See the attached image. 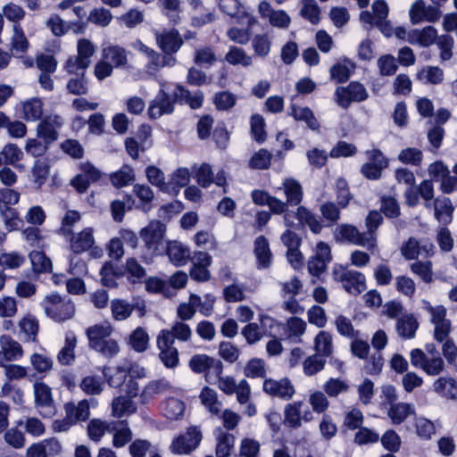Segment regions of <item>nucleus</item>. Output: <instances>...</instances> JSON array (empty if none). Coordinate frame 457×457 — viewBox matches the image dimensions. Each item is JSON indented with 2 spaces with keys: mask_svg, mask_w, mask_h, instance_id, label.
<instances>
[{
  "mask_svg": "<svg viewBox=\"0 0 457 457\" xmlns=\"http://www.w3.org/2000/svg\"><path fill=\"white\" fill-rule=\"evenodd\" d=\"M114 331L109 322L95 324L86 329L88 345L91 349L107 359L114 358L120 352L118 341L111 336Z\"/></svg>",
  "mask_w": 457,
  "mask_h": 457,
  "instance_id": "f257e3e1",
  "label": "nucleus"
},
{
  "mask_svg": "<svg viewBox=\"0 0 457 457\" xmlns=\"http://www.w3.org/2000/svg\"><path fill=\"white\" fill-rule=\"evenodd\" d=\"M165 231V225L159 220L150 221L146 227L140 230V237L144 242V246L139 256L143 262L150 263L154 257L161 253Z\"/></svg>",
  "mask_w": 457,
  "mask_h": 457,
  "instance_id": "f03ea898",
  "label": "nucleus"
},
{
  "mask_svg": "<svg viewBox=\"0 0 457 457\" xmlns=\"http://www.w3.org/2000/svg\"><path fill=\"white\" fill-rule=\"evenodd\" d=\"M41 304L46 315L56 322L71 320L75 315L74 303L58 294L46 295Z\"/></svg>",
  "mask_w": 457,
  "mask_h": 457,
  "instance_id": "7ed1b4c3",
  "label": "nucleus"
},
{
  "mask_svg": "<svg viewBox=\"0 0 457 457\" xmlns=\"http://www.w3.org/2000/svg\"><path fill=\"white\" fill-rule=\"evenodd\" d=\"M335 280L341 282L343 287L350 294L358 295L366 289L365 276L357 270H349L343 265H336L333 270Z\"/></svg>",
  "mask_w": 457,
  "mask_h": 457,
  "instance_id": "20e7f679",
  "label": "nucleus"
},
{
  "mask_svg": "<svg viewBox=\"0 0 457 457\" xmlns=\"http://www.w3.org/2000/svg\"><path fill=\"white\" fill-rule=\"evenodd\" d=\"M334 96L337 104L347 109L353 102L359 103L368 99L369 93L361 83L352 81L345 87H337Z\"/></svg>",
  "mask_w": 457,
  "mask_h": 457,
  "instance_id": "39448f33",
  "label": "nucleus"
},
{
  "mask_svg": "<svg viewBox=\"0 0 457 457\" xmlns=\"http://www.w3.org/2000/svg\"><path fill=\"white\" fill-rule=\"evenodd\" d=\"M160 91L151 102L148 113L152 119H158L164 114H170L174 111V95H169V86L164 80H159Z\"/></svg>",
  "mask_w": 457,
  "mask_h": 457,
  "instance_id": "423d86ee",
  "label": "nucleus"
},
{
  "mask_svg": "<svg viewBox=\"0 0 457 457\" xmlns=\"http://www.w3.org/2000/svg\"><path fill=\"white\" fill-rule=\"evenodd\" d=\"M411 363L429 376L439 375L444 370V361L439 354L428 356L421 349L416 348L410 353Z\"/></svg>",
  "mask_w": 457,
  "mask_h": 457,
  "instance_id": "0eeeda50",
  "label": "nucleus"
},
{
  "mask_svg": "<svg viewBox=\"0 0 457 457\" xmlns=\"http://www.w3.org/2000/svg\"><path fill=\"white\" fill-rule=\"evenodd\" d=\"M336 237L353 245L366 247L369 250L375 249L377 245L376 237L367 236L349 224H343L338 227L336 230Z\"/></svg>",
  "mask_w": 457,
  "mask_h": 457,
  "instance_id": "6e6552de",
  "label": "nucleus"
},
{
  "mask_svg": "<svg viewBox=\"0 0 457 457\" xmlns=\"http://www.w3.org/2000/svg\"><path fill=\"white\" fill-rule=\"evenodd\" d=\"M202 440L201 431L196 427H190L170 444V449L175 454H188L194 451Z\"/></svg>",
  "mask_w": 457,
  "mask_h": 457,
  "instance_id": "1a4fd4ad",
  "label": "nucleus"
},
{
  "mask_svg": "<svg viewBox=\"0 0 457 457\" xmlns=\"http://www.w3.org/2000/svg\"><path fill=\"white\" fill-rule=\"evenodd\" d=\"M159 358L167 368H175L179 364V352L174 340L167 330H162L157 337Z\"/></svg>",
  "mask_w": 457,
  "mask_h": 457,
  "instance_id": "9d476101",
  "label": "nucleus"
},
{
  "mask_svg": "<svg viewBox=\"0 0 457 457\" xmlns=\"http://www.w3.org/2000/svg\"><path fill=\"white\" fill-rule=\"evenodd\" d=\"M258 12L262 19L268 21L274 28L287 29L291 24V17L286 11L276 10L266 1L260 2Z\"/></svg>",
  "mask_w": 457,
  "mask_h": 457,
  "instance_id": "9b49d317",
  "label": "nucleus"
},
{
  "mask_svg": "<svg viewBox=\"0 0 457 457\" xmlns=\"http://www.w3.org/2000/svg\"><path fill=\"white\" fill-rule=\"evenodd\" d=\"M35 404L44 417H52L54 414V404L52 389L46 383L36 381L33 385Z\"/></svg>",
  "mask_w": 457,
  "mask_h": 457,
  "instance_id": "f8f14e48",
  "label": "nucleus"
},
{
  "mask_svg": "<svg viewBox=\"0 0 457 457\" xmlns=\"http://www.w3.org/2000/svg\"><path fill=\"white\" fill-rule=\"evenodd\" d=\"M428 171L435 181L440 182L441 190L445 194H451L457 190V174L450 175L448 169L442 162L432 163Z\"/></svg>",
  "mask_w": 457,
  "mask_h": 457,
  "instance_id": "ddd939ff",
  "label": "nucleus"
},
{
  "mask_svg": "<svg viewBox=\"0 0 457 457\" xmlns=\"http://www.w3.org/2000/svg\"><path fill=\"white\" fill-rule=\"evenodd\" d=\"M81 173L71 180V185L79 192L87 190L90 183L97 181L101 178V171L89 162L80 164Z\"/></svg>",
  "mask_w": 457,
  "mask_h": 457,
  "instance_id": "4468645a",
  "label": "nucleus"
},
{
  "mask_svg": "<svg viewBox=\"0 0 457 457\" xmlns=\"http://www.w3.org/2000/svg\"><path fill=\"white\" fill-rule=\"evenodd\" d=\"M330 247L324 242H319L315 248V253L308 262V270L312 276L318 277L327 269L330 262Z\"/></svg>",
  "mask_w": 457,
  "mask_h": 457,
  "instance_id": "2eb2a0df",
  "label": "nucleus"
},
{
  "mask_svg": "<svg viewBox=\"0 0 457 457\" xmlns=\"http://www.w3.org/2000/svg\"><path fill=\"white\" fill-rule=\"evenodd\" d=\"M62 123V119L59 115H47L38 123L37 134L46 144H50L58 138V129Z\"/></svg>",
  "mask_w": 457,
  "mask_h": 457,
  "instance_id": "dca6fc26",
  "label": "nucleus"
},
{
  "mask_svg": "<svg viewBox=\"0 0 457 457\" xmlns=\"http://www.w3.org/2000/svg\"><path fill=\"white\" fill-rule=\"evenodd\" d=\"M263 391L274 397L288 400L295 395V387L291 381L283 378L280 379H265L262 385Z\"/></svg>",
  "mask_w": 457,
  "mask_h": 457,
  "instance_id": "f3484780",
  "label": "nucleus"
},
{
  "mask_svg": "<svg viewBox=\"0 0 457 457\" xmlns=\"http://www.w3.org/2000/svg\"><path fill=\"white\" fill-rule=\"evenodd\" d=\"M23 356L21 345L8 335L0 337V366L6 361H18Z\"/></svg>",
  "mask_w": 457,
  "mask_h": 457,
  "instance_id": "a211bd4d",
  "label": "nucleus"
},
{
  "mask_svg": "<svg viewBox=\"0 0 457 457\" xmlns=\"http://www.w3.org/2000/svg\"><path fill=\"white\" fill-rule=\"evenodd\" d=\"M438 37L437 30L433 26H426L421 29H414L408 31L407 42L421 47L434 45Z\"/></svg>",
  "mask_w": 457,
  "mask_h": 457,
  "instance_id": "6ab92c4d",
  "label": "nucleus"
},
{
  "mask_svg": "<svg viewBox=\"0 0 457 457\" xmlns=\"http://www.w3.org/2000/svg\"><path fill=\"white\" fill-rule=\"evenodd\" d=\"M159 47L165 54L177 53L183 45V40L176 29L163 30L155 34Z\"/></svg>",
  "mask_w": 457,
  "mask_h": 457,
  "instance_id": "aec40b11",
  "label": "nucleus"
},
{
  "mask_svg": "<svg viewBox=\"0 0 457 457\" xmlns=\"http://www.w3.org/2000/svg\"><path fill=\"white\" fill-rule=\"evenodd\" d=\"M166 254L170 262L175 266H184L190 260L191 252L189 247L182 242L174 240L169 241L166 245Z\"/></svg>",
  "mask_w": 457,
  "mask_h": 457,
  "instance_id": "412c9836",
  "label": "nucleus"
},
{
  "mask_svg": "<svg viewBox=\"0 0 457 457\" xmlns=\"http://www.w3.org/2000/svg\"><path fill=\"white\" fill-rule=\"evenodd\" d=\"M62 446L58 440L50 438L31 445L26 453L27 457H48L61 452Z\"/></svg>",
  "mask_w": 457,
  "mask_h": 457,
  "instance_id": "4be33fe9",
  "label": "nucleus"
},
{
  "mask_svg": "<svg viewBox=\"0 0 457 457\" xmlns=\"http://www.w3.org/2000/svg\"><path fill=\"white\" fill-rule=\"evenodd\" d=\"M95 245L94 231L86 228L80 232L74 233L70 238V247L74 253H81L91 249Z\"/></svg>",
  "mask_w": 457,
  "mask_h": 457,
  "instance_id": "5701e85b",
  "label": "nucleus"
},
{
  "mask_svg": "<svg viewBox=\"0 0 457 457\" xmlns=\"http://www.w3.org/2000/svg\"><path fill=\"white\" fill-rule=\"evenodd\" d=\"M373 13L364 11L360 14V20L370 28L374 27L378 20H385L388 16L389 8L385 0H375L371 6Z\"/></svg>",
  "mask_w": 457,
  "mask_h": 457,
  "instance_id": "b1692460",
  "label": "nucleus"
},
{
  "mask_svg": "<svg viewBox=\"0 0 457 457\" xmlns=\"http://www.w3.org/2000/svg\"><path fill=\"white\" fill-rule=\"evenodd\" d=\"M254 256L259 269H267L271 265L272 253L270 245L264 236H259L254 241Z\"/></svg>",
  "mask_w": 457,
  "mask_h": 457,
  "instance_id": "393cba45",
  "label": "nucleus"
},
{
  "mask_svg": "<svg viewBox=\"0 0 457 457\" xmlns=\"http://www.w3.org/2000/svg\"><path fill=\"white\" fill-rule=\"evenodd\" d=\"M189 367L195 373L213 369L217 374L222 371V363L206 354H195L189 361Z\"/></svg>",
  "mask_w": 457,
  "mask_h": 457,
  "instance_id": "a878e982",
  "label": "nucleus"
},
{
  "mask_svg": "<svg viewBox=\"0 0 457 457\" xmlns=\"http://www.w3.org/2000/svg\"><path fill=\"white\" fill-rule=\"evenodd\" d=\"M103 58L107 61L112 67L121 68L128 63L127 51L117 45H108L103 48Z\"/></svg>",
  "mask_w": 457,
  "mask_h": 457,
  "instance_id": "bb28decb",
  "label": "nucleus"
},
{
  "mask_svg": "<svg viewBox=\"0 0 457 457\" xmlns=\"http://www.w3.org/2000/svg\"><path fill=\"white\" fill-rule=\"evenodd\" d=\"M220 10L226 14L231 17L243 18L245 17L247 19V22L249 25H252L256 22V19L248 14L244 6L241 4L239 0H216Z\"/></svg>",
  "mask_w": 457,
  "mask_h": 457,
  "instance_id": "cd10ccee",
  "label": "nucleus"
},
{
  "mask_svg": "<svg viewBox=\"0 0 457 457\" xmlns=\"http://www.w3.org/2000/svg\"><path fill=\"white\" fill-rule=\"evenodd\" d=\"M77 337L72 331L65 335L64 345L57 354V361L62 365H71L75 361V348L77 346Z\"/></svg>",
  "mask_w": 457,
  "mask_h": 457,
  "instance_id": "c85d7f7f",
  "label": "nucleus"
},
{
  "mask_svg": "<svg viewBox=\"0 0 457 457\" xmlns=\"http://www.w3.org/2000/svg\"><path fill=\"white\" fill-rule=\"evenodd\" d=\"M21 118L26 121H37L43 116V102L38 97H31L21 103Z\"/></svg>",
  "mask_w": 457,
  "mask_h": 457,
  "instance_id": "c756f323",
  "label": "nucleus"
},
{
  "mask_svg": "<svg viewBox=\"0 0 457 457\" xmlns=\"http://www.w3.org/2000/svg\"><path fill=\"white\" fill-rule=\"evenodd\" d=\"M453 206L448 197H437L434 201V215L439 223L447 225L452 221Z\"/></svg>",
  "mask_w": 457,
  "mask_h": 457,
  "instance_id": "7c9ffc66",
  "label": "nucleus"
},
{
  "mask_svg": "<svg viewBox=\"0 0 457 457\" xmlns=\"http://www.w3.org/2000/svg\"><path fill=\"white\" fill-rule=\"evenodd\" d=\"M313 349L316 354L324 358L330 357L334 352L333 337L325 330H320L313 340Z\"/></svg>",
  "mask_w": 457,
  "mask_h": 457,
  "instance_id": "2f4dec72",
  "label": "nucleus"
},
{
  "mask_svg": "<svg viewBox=\"0 0 457 457\" xmlns=\"http://www.w3.org/2000/svg\"><path fill=\"white\" fill-rule=\"evenodd\" d=\"M355 69V64L349 59H344L335 63L329 70L331 79L337 83H344L351 76V73Z\"/></svg>",
  "mask_w": 457,
  "mask_h": 457,
  "instance_id": "473e14b6",
  "label": "nucleus"
},
{
  "mask_svg": "<svg viewBox=\"0 0 457 457\" xmlns=\"http://www.w3.org/2000/svg\"><path fill=\"white\" fill-rule=\"evenodd\" d=\"M64 408L67 419L73 423L79 420H86L90 414L89 403L87 400H82L78 404L67 403Z\"/></svg>",
  "mask_w": 457,
  "mask_h": 457,
  "instance_id": "72a5a7b5",
  "label": "nucleus"
},
{
  "mask_svg": "<svg viewBox=\"0 0 457 457\" xmlns=\"http://www.w3.org/2000/svg\"><path fill=\"white\" fill-rule=\"evenodd\" d=\"M173 95L175 99L189 104L192 109H198L203 104L204 95L201 91H196L192 94L183 87L176 85Z\"/></svg>",
  "mask_w": 457,
  "mask_h": 457,
  "instance_id": "f704fd0d",
  "label": "nucleus"
},
{
  "mask_svg": "<svg viewBox=\"0 0 457 457\" xmlns=\"http://www.w3.org/2000/svg\"><path fill=\"white\" fill-rule=\"evenodd\" d=\"M418 327V321L412 314H404L396 322L397 334L404 339L413 338Z\"/></svg>",
  "mask_w": 457,
  "mask_h": 457,
  "instance_id": "c9c22d12",
  "label": "nucleus"
},
{
  "mask_svg": "<svg viewBox=\"0 0 457 457\" xmlns=\"http://www.w3.org/2000/svg\"><path fill=\"white\" fill-rule=\"evenodd\" d=\"M412 413H414V405L407 403L392 404L387 411V416L395 425L403 423Z\"/></svg>",
  "mask_w": 457,
  "mask_h": 457,
  "instance_id": "e433bc0d",
  "label": "nucleus"
},
{
  "mask_svg": "<svg viewBox=\"0 0 457 457\" xmlns=\"http://www.w3.org/2000/svg\"><path fill=\"white\" fill-rule=\"evenodd\" d=\"M432 386L433 390L443 397L457 398V384L452 378L441 377L434 381Z\"/></svg>",
  "mask_w": 457,
  "mask_h": 457,
  "instance_id": "4c0bfd02",
  "label": "nucleus"
},
{
  "mask_svg": "<svg viewBox=\"0 0 457 457\" xmlns=\"http://www.w3.org/2000/svg\"><path fill=\"white\" fill-rule=\"evenodd\" d=\"M282 188L288 204L297 205L302 202L303 190L300 183L294 179H286L282 183Z\"/></svg>",
  "mask_w": 457,
  "mask_h": 457,
  "instance_id": "58836bf2",
  "label": "nucleus"
},
{
  "mask_svg": "<svg viewBox=\"0 0 457 457\" xmlns=\"http://www.w3.org/2000/svg\"><path fill=\"white\" fill-rule=\"evenodd\" d=\"M224 59L231 65L248 67L253 64V57L245 49L235 46L229 47Z\"/></svg>",
  "mask_w": 457,
  "mask_h": 457,
  "instance_id": "ea45409f",
  "label": "nucleus"
},
{
  "mask_svg": "<svg viewBox=\"0 0 457 457\" xmlns=\"http://www.w3.org/2000/svg\"><path fill=\"white\" fill-rule=\"evenodd\" d=\"M10 44L11 50L14 55L22 54L28 50L29 41L21 24L12 25V35Z\"/></svg>",
  "mask_w": 457,
  "mask_h": 457,
  "instance_id": "a19ab883",
  "label": "nucleus"
},
{
  "mask_svg": "<svg viewBox=\"0 0 457 457\" xmlns=\"http://www.w3.org/2000/svg\"><path fill=\"white\" fill-rule=\"evenodd\" d=\"M286 327L288 339L293 343H301V337L307 328L306 322L301 318L291 317L287 320Z\"/></svg>",
  "mask_w": 457,
  "mask_h": 457,
  "instance_id": "79ce46f5",
  "label": "nucleus"
},
{
  "mask_svg": "<svg viewBox=\"0 0 457 457\" xmlns=\"http://www.w3.org/2000/svg\"><path fill=\"white\" fill-rule=\"evenodd\" d=\"M149 335L145 328L138 327L129 335V345L137 353H144L149 346Z\"/></svg>",
  "mask_w": 457,
  "mask_h": 457,
  "instance_id": "37998d69",
  "label": "nucleus"
},
{
  "mask_svg": "<svg viewBox=\"0 0 457 457\" xmlns=\"http://www.w3.org/2000/svg\"><path fill=\"white\" fill-rule=\"evenodd\" d=\"M217 61L216 53L212 46H204L195 49L194 62L195 64L209 68Z\"/></svg>",
  "mask_w": 457,
  "mask_h": 457,
  "instance_id": "c03bdc74",
  "label": "nucleus"
},
{
  "mask_svg": "<svg viewBox=\"0 0 457 457\" xmlns=\"http://www.w3.org/2000/svg\"><path fill=\"white\" fill-rule=\"evenodd\" d=\"M111 431H114L113 445L122 447L131 439V431L126 421L112 422Z\"/></svg>",
  "mask_w": 457,
  "mask_h": 457,
  "instance_id": "a18cd8bd",
  "label": "nucleus"
},
{
  "mask_svg": "<svg viewBox=\"0 0 457 457\" xmlns=\"http://www.w3.org/2000/svg\"><path fill=\"white\" fill-rule=\"evenodd\" d=\"M162 12L172 22L177 23L180 20L182 12L180 0H158Z\"/></svg>",
  "mask_w": 457,
  "mask_h": 457,
  "instance_id": "49530a36",
  "label": "nucleus"
},
{
  "mask_svg": "<svg viewBox=\"0 0 457 457\" xmlns=\"http://www.w3.org/2000/svg\"><path fill=\"white\" fill-rule=\"evenodd\" d=\"M136 411L131 399L127 396H118L112 400V414L115 418H122L129 415Z\"/></svg>",
  "mask_w": 457,
  "mask_h": 457,
  "instance_id": "de8ad7c7",
  "label": "nucleus"
},
{
  "mask_svg": "<svg viewBox=\"0 0 457 457\" xmlns=\"http://www.w3.org/2000/svg\"><path fill=\"white\" fill-rule=\"evenodd\" d=\"M103 374L110 386L119 387L127 378L128 368L122 366H118L115 369L104 367Z\"/></svg>",
  "mask_w": 457,
  "mask_h": 457,
  "instance_id": "09e8293b",
  "label": "nucleus"
},
{
  "mask_svg": "<svg viewBox=\"0 0 457 457\" xmlns=\"http://www.w3.org/2000/svg\"><path fill=\"white\" fill-rule=\"evenodd\" d=\"M290 115H292L296 120L305 121L311 129H319V121L310 108L293 105L291 108Z\"/></svg>",
  "mask_w": 457,
  "mask_h": 457,
  "instance_id": "8fccbe9b",
  "label": "nucleus"
},
{
  "mask_svg": "<svg viewBox=\"0 0 457 457\" xmlns=\"http://www.w3.org/2000/svg\"><path fill=\"white\" fill-rule=\"evenodd\" d=\"M326 362V358L313 353L303 361V371L308 377L314 376L324 369Z\"/></svg>",
  "mask_w": 457,
  "mask_h": 457,
  "instance_id": "3c124183",
  "label": "nucleus"
},
{
  "mask_svg": "<svg viewBox=\"0 0 457 457\" xmlns=\"http://www.w3.org/2000/svg\"><path fill=\"white\" fill-rule=\"evenodd\" d=\"M184 411V403L177 398H168L162 404V412L170 420L179 419Z\"/></svg>",
  "mask_w": 457,
  "mask_h": 457,
  "instance_id": "603ef678",
  "label": "nucleus"
},
{
  "mask_svg": "<svg viewBox=\"0 0 457 457\" xmlns=\"http://www.w3.org/2000/svg\"><path fill=\"white\" fill-rule=\"evenodd\" d=\"M112 423L98 419L90 420L87 426V434L91 440L100 441L106 432H111Z\"/></svg>",
  "mask_w": 457,
  "mask_h": 457,
  "instance_id": "864d4df0",
  "label": "nucleus"
},
{
  "mask_svg": "<svg viewBox=\"0 0 457 457\" xmlns=\"http://www.w3.org/2000/svg\"><path fill=\"white\" fill-rule=\"evenodd\" d=\"M79 386L87 395H100L104 389V380L100 376L88 375L83 378Z\"/></svg>",
  "mask_w": 457,
  "mask_h": 457,
  "instance_id": "5fc2aeb1",
  "label": "nucleus"
},
{
  "mask_svg": "<svg viewBox=\"0 0 457 457\" xmlns=\"http://www.w3.org/2000/svg\"><path fill=\"white\" fill-rule=\"evenodd\" d=\"M300 14L312 24H318L320 20V8L315 0H302Z\"/></svg>",
  "mask_w": 457,
  "mask_h": 457,
  "instance_id": "6e6d98bb",
  "label": "nucleus"
},
{
  "mask_svg": "<svg viewBox=\"0 0 457 457\" xmlns=\"http://www.w3.org/2000/svg\"><path fill=\"white\" fill-rule=\"evenodd\" d=\"M19 328L28 340L34 341L38 332V321L36 317L27 314L19 321Z\"/></svg>",
  "mask_w": 457,
  "mask_h": 457,
  "instance_id": "4d7b16f0",
  "label": "nucleus"
},
{
  "mask_svg": "<svg viewBox=\"0 0 457 457\" xmlns=\"http://www.w3.org/2000/svg\"><path fill=\"white\" fill-rule=\"evenodd\" d=\"M418 79L426 83L437 85L444 79V71L437 66H427L417 74Z\"/></svg>",
  "mask_w": 457,
  "mask_h": 457,
  "instance_id": "13d9d810",
  "label": "nucleus"
},
{
  "mask_svg": "<svg viewBox=\"0 0 457 457\" xmlns=\"http://www.w3.org/2000/svg\"><path fill=\"white\" fill-rule=\"evenodd\" d=\"M133 310V305L125 300L114 299L111 302L112 315L116 320H124L128 319Z\"/></svg>",
  "mask_w": 457,
  "mask_h": 457,
  "instance_id": "bf43d9fd",
  "label": "nucleus"
},
{
  "mask_svg": "<svg viewBox=\"0 0 457 457\" xmlns=\"http://www.w3.org/2000/svg\"><path fill=\"white\" fill-rule=\"evenodd\" d=\"M296 217L301 223L306 224L313 233L318 234L321 231L320 221L305 207L299 206L297 208Z\"/></svg>",
  "mask_w": 457,
  "mask_h": 457,
  "instance_id": "052dcab7",
  "label": "nucleus"
},
{
  "mask_svg": "<svg viewBox=\"0 0 457 457\" xmlns=\"http://www.w3.org/2000/svg\"><path fill=\"white\" fill-rule=\"evenodd\" d=\"M145 174L148 181L153 185L160 188L162 192L170 193V185L165 183L164 173L155 166H149L145 170Z\"/></svg>",
  "mask_w": 457,
  "mask_h": 457,
  "instance_id": "680f3d73",
  "label": "nucleus"
},
{
  "mask_svg": "<svg viewBox=\"0 0 457 457\" xmlns=\"http://www.w3.org/2000/svg\"><path fill=\"white\" fill-rule=\"evenodd\" d=\"M134 170L129 166H123L111 175V181L115 187H123L134 181Z\"/></svg>",
  "mask_w": 457,
  "mask_h": 457,
  "instance_id": "e2e57ef3",
  "label": "nucleus"
},
{
  "mask_svg": "<svg viewBox=\"0 0 457 457\" xmlns=\"http://www.w3.org/2000/svg\"><path fill=\"white\" fill-rule=\"evenodd\" d=\"M133 192L141 202L142 210L145 212H149L152 209L151 203L154 198V194L150 187L137 184L134 186Z\"/></svg>",
  "mask_w": 457,
  "mask_h": 457,
  "instance_id": "0e129e2a",
  "label": "nucleus"
},
{
  "mask_svg": "<svg viewBox=\"0 0 457 457\" xmlns=\"http://www.w3.org/2000/svg\"><path fill=\"white\" fill-rule=\"evenodd\" d=\"M414 426L417 436L421 439L428 440L436 433L435 423L424 417L416 418Z\"/></svg>",
  "mask_w": 457,
  "mask_h": 457,
  "instance_id": "69168bd1",
  "label": "nucleus"
},
{
  "mask_svg": "<svg viewBox=\"0 0 457 457\" xmlns=\"http://www.w3.org/2000/svg\"><path fill=\"white\" fill-rule=\"evenodd\" d=\"M421 305L422 309L429 314L430 321L433 325L449 320L446 319V309L445 306H433L431 303L427 300H422Z\"/></svg>",
  "mask_w": 457,
  "mask_h": 457,
  "instance_id": "338daca9",
  "label": "nucleus"
},
{
  "mask_svg": "<svg viewBox=\"0 0 457 457\" xmlns=\"http://www.w3.org/2000/svg\"><path fill=\"white\" fill-rule=\"evenodd\" d=\"M252 46L256 56L266 57L271 48V40L267 34H257L252 39Z\"/></svg>",
  "mask_w": 457,
  "mask_h": 457,
  "instance_id": "774afa93",
  "label": "nucleus"
}]
</instances>
